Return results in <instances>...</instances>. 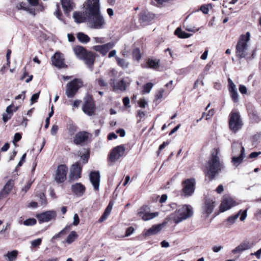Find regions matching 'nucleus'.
I'll use <instances>...</instances> for the list:
<instances>
[{
  "instance_id": "obj_22",
  "label": "nucleus",
  "mask_w": 261,
  "mask_h": 261,
  "mask_svg": "<svg viewBox=\"0 0 261 261\" xmlns=\"http://www.w3.org/2000/svg\"><path fill=\"white\" fill-rule=\"evenodd\" d=\"M61 2L65 15L69 16L70 13L75 6L72 0H61Z\"/></svg>"
},
{
  "instance_id": "obj_49",
  "label": "nucleus",
  "mask_w": 261,
  "mask_h": 261,
  "mask_svg": "<svg viewBox=\"0 0 261 261\" xmlns=\"http://www.w3.org/2000/svg\"><path fill=\"white\" fill-rule=\"evenodd\" d=\"M42 242V239L40 238L34 240L31 242V245L32 247L35 248L38 247Z\"/></svg>"
},
{
  "instance_id": "obj_53",
  "label": "nucleus",
  "mask_w": 261,
  "mask_h": 261,
  "mask_svg": "<svg viewBox=\"0 0 261 261\" xmlns=\"http://www.w3.org/2000/svg\"><path fill=\"white\" fill-rule=\"evenodd\" d=\"M18 119H22V121L20 123H16V125H24L26 126L28 124V119L22 116H19Z\"/></svg>"
},
{
  "instance_id": "obj_30",
  "label": "nucleus",
  "mask_w": 261,
  "mask_h": 261,
  "mask_svg": "<svg viewBox=\"0 0 261 261\" xmlns=\"http://www.w3.org/2000/svg\"><path fill=\"white\" fill-rule=\"evenodd\" d=\"M150 210V208L148 205L144 204L139 208L137 213V216L142 218V217H143V215L146 214L148 212H149Z\"/></svg>"
},
{
  "instance_id": "obj_18",
  "label": "nucleus",
  "mask_w": 261,
  "mask_h": 261,
  "mask_svg": "<svg viewBox=\"0 0 261 261\" xmlns=\"http://www.w3.org/2000/svg\"><path fill=\"white\" fill-rule=\"evenodd\" d=\"M234 147L241 148L240 155L239 156H233L232 158V162L234 166L237 167L241 164L243 159L245 149L241 144L233 143L232 145V148L233 150Z\"/></svg>"
},
{
  "instance_id": "obj_62",
  "label": "nucleus",
  "mask_w": 261,
  "mask_h": 261,
  "mask_svg": "<svg viewBox=\"0 0 261 261\" xmlns=\"http://www.w3.org/2000/svg\"><path fill=\"white\" fill-rule=\"evenodd\" d=\"M32 184V182L30 180L29 181L24 187L22 188V191L26 193L30 189Z\"/></svg>"
},
{
  "instance_id": "obj_27",
  "label": "nucleus",
  "mask_w": 261,
  "mask_h": 261,
  "mask_svg": "<svg viewBox=\"0 0 261 261\" xmlns=\"http://www.w3.org/2000/svg\"><path fill=\"white\" fill-rule=\"evenodd\" d=\"M165 224L166 222H164L162 224L152 225L151 227H150L146 231L145 233V236H149L150 235H153L158 233L161 230V229L165 225Z\"/></svg>"
},
{
  "instance_id": "obj_7",
  "label": "nucleus",
  "mask_w": 261,
  "mask_h": 261,
  "mask_svg": "<svg viewBox=\"0 0 261 261\" xmlns=\"http://www.w3.org/2000/svg\"><path fill=\"white\" fill-rule=\"evenodd\" d=\"M82 110L85 114L90 116L95 114L96 105L92 95L87 94L84 97Z\"/></svg>"
},
{
  "instance_id": "obj_9",
  "label": "nucleus",
  "mask_w": 261,
  "mask_h": 261,
  "mask_svg": "<svg viewBox=\"0 0 261 261\" xmlns=\"http://www.w3.org/2000/svg\"><path fill=\"white\" fill-rule=\"evenodd\" d=\"M195 179L191 178L182 181L181 185L182 189L181 191V195L188 197L192 195L194 192Z\"/></svg>"
},
{
  "instance_id": "obj_19",
  "label": "nucleus",
  "mask_w": 261,
  "mask_h": 261,
  "mask_svg": "<svg viewBox=\"0 0 261 261\" xmlns=\"http://www.w3.org/2000/svg\"><path fill=\"white\" fill-rule=\"evenodd\" d=\"M100 174L99 171H93L90 172L89 178L95 191H98L100 182Z\"/></svg>"
},
{
  "instance_id": "obj_20",
  "label": "nucleus",
  "mask_w": 261,
  "mask_h": 261,
  "mask_svg": "<svg viewBox=\"0 0 261 261\" xmlns=\"http://www.w3.org/2000/svg\"><path fill=\"white\" fill-rule=\"evenodd\" d=\"M155 17L154 14L147 11H143L139 14V20L140 23H148Z\"/></svg>"
},
{
  "instance_id": "obj_56",
  "label": "nucleus",
  "mask_w": 261,
  "mask_h": 261,
  "mask_svg": "<svg viewBox=\"0 0 261 261\" xmlns=\"http://www.w3.org/2000/svg\"><path fill=\"white\" fill-rule=\"evenodd\" d=\"M81 159L83 160V164H86L88 162L89 158V153L88 152L86 154H83L81 156Z\"/></svg>"
},
{
  "instance_id": "obj_54",
  "label": "nucleus",
  "mask_w": 261,
  "mask_h": 261,
  "mask_svg": "<svg viewBox=\"0 0 261 261\" xmlns=\"http://www.w3.org/2000/svg\"><path fill=\"white\" fill-rule=\"evenodd\" d=\"M97 82L99 86L101 87H106L107 85V83L105 82L102 77H100L97 79Z\"/></svg>"
},
{
  "instance_id": "obj_28",
  "label": "nucleus",
  "mask_w": 261,
  "mask_h": 261,
  "mask_svg": "<svg viewBox=\"0 0 261 261\" xmlns=\"http://www.w3.org/2000/svg\"><path fill=\"white\" fill-rule=\"evenodd\" d=\"M113 91H116L120 90L121 91H124L127 89V85L126 82L123 79H122L116 83V84L112 85Z\"/></svg>"
},
{
  "instance_id": "obj_61",
  "label": "nucleus",
  "mask_w": 261,
  "mask_h": 261,
  "mask_svg": "<svg viewBox=\"0 0 261 261\" xmlns=\"http://www.w3.org/2000/svg\"><path fill=\"white\" fill-rule=\"evenodd\" d=\"M138 105L140 107L145 108L147 103L144 99H140L138 101Z\"/></svg>"
},
{
  "instance_id": "obj_16",
  "label": "nucleus",
  "mask_w": 261,
  "mask_h": 261,
  "mask_svg": "<svg viewBox=\"0 0 261 261\" xmlns=\"http://www.w3.org/2000/svg\"><path fill=\"white\" fill-rule=\"evenodd\" d=\"M238 204L239 203L238 202L231 197L225 198L222 201L220 205V212H224Z\"/></svg>"
},
{
  "instance_id": "obj_55",
  "label": "nucleus",
  "mask_w": 261,
  "mask_h": 261,
  "mask_svg": "<svg viewBox=\"0 0 261 261\" xmlns=\"http://www.w3.org/2000/svg\"><path fill=\"white\" fill-rule=\"evenodd\" d=\"M169 144V141L164 142L162 144H161L159 147V150L158 151V154L159 155L162 150L164 149L165 147Z\"/></svg>"
},
{
  "instance_id": "obj_39",
  "label": "nucleus",
  "mask_w": 261,
  "mask_h": 261,
  "mask_svg": "<svg viewBox=\"0 0 261 261\" xmlns=\"http://www.w3.org/2000/svg\"><path fill=\"white\" fill-rule=\"evenodd\" d=\"M18 255V251L17 250H13L11 252H8L5 256L8 258V261H14L16 259Z\"/></svg>"
},
{
  "instance_id": "obj_38",
  "label": "nucleus",
  "mask_w": 261,
  "mask_h": 261,
  "mask_svg": "<svg viewBox=\"0 0 261 261\" xmlns=\"http://www.w3.org/2000/svg\"><path fill=\"white\" fill-rule=\"evenodd\" d=\"M78 238V234L75 231H72L68 236L66 242L68 244L73 243Z\"/></svg>"
},
{
  "instance_id": "obj_48",
  "label": "nucleus",
  "mask_w": 261,
  "mask_h": 261,
  "mask_svg": "<svg viewBox=\"0 0 261 261\" xmlns=\"http://www.w3.org/2000/svg\"><path fill=\"white\" fill-rule=\"evenodd\" d=\"M25 3L24 2H20V3H18L16 6V8L18 10H29V8L28 7H25Z\"/></svg>"
},
{
  "instance_id": "obj_3",
  "label": "nucleus",
  "mask_w": 261,
  "mask_h": 261,
  "mask_svg": "<svg viewBox=\"0 0 261 261\" xmlns=\"http://www.w3.org/2000/svg\"><path fill=\"white\" fill-rule=\"evenodd\" d=\"M74 51L80 59L84 61L89 67H93L96 58L98 57L96 53L89 51L82 46H76L74 48Z\"/></svg>"
},
{
  "instance_id": "obj_5",
  "label": "nucleus",
  "mask_w": 261,
  "mask_h": 261,
  "mask_svg": "<svg viewBox=\"0 0 261 261\" xmlns=\"http://www.w3.org/2000/svg\"><path fill=\"white\" fill-rule=\"evenodd\" d=\"M83 86V81L81 79L75 78L68 82L66 87V94L68 98H73L79 90Z\"/></svg>"
},
{
  "instance_id": "obj_8",
  "label": "nucleus",
  "mask_w": 261,
  "mask_h": 261,
  "mask_svg": "<svg viewBox=\"0 0 261 261\" xmlns=\"http://www.w3.org/2000/svg\"><path fill=\"white\" fill-rule=\"evenodd\" d=\"M243 125L239 113L232 111L229 114V126L230 130L236 133L242 128Z\"/></svg>"
},
{
  "instance_id": "obj_41",
  "label": "nucleus",
  "mask_w": 261,
  "mask_h": 261,
  "mask_svg": "<svg viewBox=\"0 0 261 261\" xmlns=\"http://www.w3.org/2000/svg\"><path fill=\"white\" fill-rule=\"evenodd\" d=\"M153 84L151 83H147L144 85L143 86V89L142 90V94L148 93L150 92L151 89L153 87Z\"/></svg>"
},
{
  "instance_id": "obj_64",
  "label": "nucleus",
  "mask_w": 261,
  "mask_h": 261,
  "mask_svg": "<svg viewBox=\"0 0 261 261\" xmlns=\"http://www.w3.org/2000/svg\"><path fill=\"white\" fill-rule=\"evenodd\" d=\"M251 255H255L257 259L261 258V248L254 253H252Z\"/></svg>"
},
{
  "instance_id": "obj_36",
  "label": "nucleus",
  "mask_w": 261,
  "mask_h": 261,
  "mask_svg": "<svg viewBox=\"0 0 261 261\" xmlns=\"http://www.w3.org/2000/svg\"><path fill=\"white\" fill-rule=\"evenodd\" d=\"M142 57L140 50L139 48L136 47L132 51V58L134 61L139 62Z\"/></svg>"
},
{
  "instance_id": "obj_1",
  "label": "nucleus",
  "mask_w": 261,
  "mask_h": 261,
  "mask_svg": "<svg viewBox=\"0 0 261 261\" xmlns=\"http://www.w3.org/2000/svg\"><path fill=\"white\" fill-rule=\"evenodd\" d=\"M99 0H87L85 9L87 10V21L94 29H99L105 24L103 17L100 13Z\"/></svg>"
},
{
  "instance_id": "obj_50",
  "label": "nucleus",
  "mask_w": 261,
  "mask_h": 261,
  "mask_svg": "<svg viewBox=\"0 0 261 261\" xmlns=\"http://www.w3.org/2000/svg\"><path fill=\"white\" fill-rule=\"evenodd\" d=\"M56 16L59 19L61 20L62 17V13L60 10V6L59 4L57 5V10L55 12Z\"/></svg>"
},
{
  "instance_id": "obj_26",
  "label": "nucleus",
  "mask_w": 261,
  "mask_h": 261,
  "mask_svg": "<svg viewBox=\"0 0 261 261\" xmlns=\"http://www.w3.org/2000/svg\"><path fill=\"white\" fill-rule=\"evenodd\" d=\"M114 204V202L113 200L110 201V202H109L108 206L106 208L103 214L100 217V218L99 219L98 222L101 223V222H103L104 221H105L108 218V217L111 214V212L112 211V207H113Z\"/></svg>"
},
{
  "instance_id": "obj_10",
  "label": "nucleus",
  "mask_w": 261,
  "mask_h": 261,
  "mask_svg": "<svg viewBox=\"0 0 261 261\" xmlns=\"http://www.w3.org/2000/svg\"><path fill=\"white\" fill-rule=\"evenodd\" d=\"M92 135L86 131H80L74 136L73 142L76 145L83 146L90 142Z\"/></svg>"
},
{
  "instance_id": "obj_63",
  "label": "nucleus",
  "mask_w": 261,
  "mask_h": 261,
  "mask_svg": "<svg viewBox=\"0 0 261 261\" xmlns=\"http://www.w3.org/2000/svg\"><path fill=\"white\" fill-rule=\"evenodd\" d=\"M21 134L19 133H17L14 135V139H13V142H17L19 141L21 139Z\"/></svg>"
},
{
  "instance_id": "obj_37",
  "label": "nucleus",
  "mask_w": 261,
  "mask_h": 261,
  "mask_svg": "<svg viewBox=\"0 0 261 261\" xmlns=\"http://www.w3.org/2000/svg\"><path fill=\"white\" fill-rule=\"evenodd\" d=\"M230 94V96L232 101L234 102H237L239 101V95L237 92L236 87L232 88L231 89H228Z\"/></svg>"
},
{
  "instance_id": "obj_51",
  "label": "nucleus",
  "mask_w": 261,
  "mask_h": 261,
  "mask_svg": "<svg viewBox=\"0 0 261 261\" xmlns=\"http://www.w3.org/2000/svg\"><path fill=\"white\" fill-rule=\"evenodd\" d=\"M164 92V90L162 89L158 90L155 95V100H158L161 99L163 97Z\"/></svg>"
},
{
  "instance_id": "obj_25",
  "label": "nucleus",
  "mask_w": 261,
  "mask_h": 261,
  "mask_svg": "<svg viewBox=\"0 0 261 261\" xmlns=\"http://www.w3.org/2000/svg\"><path fill=\"white\" fill-rule=\"evenodd\" d=\"M215 206V202L212 199H208L206 200L204 211V213L207 215L206 216V217H207L211 214L212 213Z\"/></svg>"
},
{
  "instance_id": "obj_45",
  "label": "nucleus",
  "mask_w": 261,
  "mask_h": 261,
  "mask_svg": "<svg viewBox=\"0 0 261 261\" xmlns=\"http://www.w3.org/2000/svg\"><path fill=\"white\" fill-rule=\"evenodd\" d=\"M40 199V203L41 205H46L47 203V198L44 193H40L37 195Z\"/></svg>"
},
{
  "instance_id": "obj_58",
  "label": "nucleus",
  "mask_w": 261,
  "mask_h": 261,
  "mask_svg": "<svg viewBox=\"0 0 261 261\" xmlns=\"http://www.w3.org/2000/svg\"><path fill=\"white\" fill-rule=\"evenodd\" d=\"M135 229L132 226L128 227L125 231V236L128 237L130 236L134 231Z\"/></svg>"
},
{
  "instance_id": "obj_57",
  "label": "nucleus",
  "mask_w": 261,
  "mask_h": 261,
  "mask_svg": "<svg viewBox=\"0 0 261 261\" xmlns=\"http://www.w3.org/2000/svg\"><path fill=\"white\" fill-rule=\"evenodd\" d=\"M39 94L40 92L37 93H35L33 94L31 98L32 103H34L37 102L38 99L39 98Z\"/></svg>"
},
{
  "instance_id": "obj_6",
  "label": "nucleus",
  "mask_w": 261,
  "mask_h": 261,
  "mask_svg": "<svg viewBox=\"0 0 261 261\" xmlns=\"http://www.w3.org/2000/svg\"><path fill=\"white\" fill-rule=\"evenodd\" d=\"M177 216L173 218V221L175 224L187 219L193 215V212L190 206L184 205L177 209L175 211Z\"/></svg>"
},
{
  "instance_id": "obj_34",
  "label": "nucleus",
  "mask_w": 261,
  "mask_h": 261,
  "mask_svg": "<svg viewBox=\"0 0 261 261\" xmlns=\"http://www.w3.org/2000/svg\"><path fill=\"white\" fill-rule=\"evenodd\" d=\"M159 215V212H158L153 213H150L149 212H148L146 214L144 215L143 217H142V219L145 221H148L158 216Z\"/></svg>"
},
{
  "instance_id": "obj_40",
  "label": "nucleus",
  "mask_w": 261,
  "mask_h": 261,
  "mask_svg": "<svg viewBox=\"0 0 261 261\" xmlns=\"http://www.w3.org/2000/svg\"><path fill=\"white\" fill-rule=\"evenodd\" d=\"M14 181L13 180H9L5 184L3 189L9 195L13 189V187H14Z\"/></svg>"
},
{
  "instance_id": "obj_52",
  "label": "nucleus",
  "mask_w": 261,
  "mask_h": 261,
  "mask_svg": "<svg viewBox=\"0 0 261 261\" xmlns=\"http://www.w3.org/2000/svg\"><path fill=\"white\" fill-rule=\"evenodd\" d=\"M122 102L124 106L126 108H130V105H129L130 100L128 97H124L122 99Z\"/></svg>"
},
{
  "instance_id": "obj_14",
  "label": "nucleus",
  "mask_w": 261,
  "mask_h": 261,
  "mask_svg": "<svg viewBox=\"0 0 261 261\" xmlns=\"http://www.w3.org/2000/svg\"><path fill=\"white\" fill-rule=\"evenodd\" d=\"M51 62L53 65L59 69L67 68L68 67L65 63L63 54L61 53H56L51 57Z\"/></svg>"
},
{
  "instance_id": "obj_23",
  "label": "nucleus",
  "mask_w": 261,
  "mask_h": 261,
  "mask_svg": "<svg viewBox=\"0 0 261 261\" xmlns=\"http://www.w3.org/2000/svg\"><path fill=\"white\" fill-rule=\"evenodd\" d=\"M160 66V60L148 58L146 61V65H141L143 68H149L153 70H158Z\"/></svg>"
},
{
  "instance_id": "obj_44",
  "label": "nucleus",
  "mask_w": 261,
  "mask_h": 261,
  "mask_svg": "<svg viewBox=\"0 0 261 261\" xmlns=\"http://www.w3.org/2000/svg\"><path fill=\"white\" fill-rule=\"evenodd\" d=\"M69 229V226H66L64 229H63L61 231H60L58 233L55 235L53 239H56L57 238L61 237L63 235H65L68 230Z\"/></svg>"
},
{
  "instance_id": "obj_43",
  "label": "nucleus",
  "mask_w": 261,
  "mask_h": 261,
  "mask_svg": "<svg viewBox=\"0 0 261 261\" xmlns=\"http://www.w3.org/2000/svg\"><path fill=\"white\" fill-rule=\"evenodd\" d=\"M77 127L75 125L73 124H69L67 127L68 134L70 136H73L77 131Z\"/></svg>"
},
{
  "instance_id": "obj_29",
  "label": "nucleus",
  "mask_w": 261,
  "mask_h": 261,
  "mask_svg": "<svg viewBox=\"0 0 261 261\" xmlns=\"http://www.w3.org/2000/svg\"><path fill=\"white\" fill-rule=\"evenodd\" d=\"M86 16L83 15L80 12H75L73 13V18L75 21L77 23H82L87 21V12H86Z\"/></svg>"
},
{
  "instance_id": "obj_2",
  "label": "nucleus",
  "mask_w": 261,
  "mask_h": 261,
  "mask_svg": "<svg viewBox=\"0 0 261 261\" xmlns=\"http://www.w3.org/2000/svg\"><path fill=\"white\" fill-rule=\"evenodd\" d=\"M224 164L219 157V149L214 148L205 164L206 176L210 180H212L224 170Z\"/></svg>"
},
{
  "instance_id": "obj_47",
  "label": "nucleus",
  "mask_w": 261,
  "mask_h": 261,
  "mask_svg": "<svg viewBox=\"0 0 261 261\" xmlns=\"http://www.w3.org/2000/svg\"><path fill=\"white\" fill-rule=\"evenodd\" d=\"M37 223V221L34 218H29L24 221L23 224L25 226H32Z\"/></svg>"
},
{
  "instance_id": "obj_46",
  "label": "nucleus",
  "mask_w": 261,
  "mask_h": 261,
  "mask_svg": "<svg viewBox=\"0 0 261 261\" xmlns=\"http://www.w3.org/2000/svg\"><path fill=\"white\" fill-rule=\"evenodd\" d=\"M18 110V108L16 107H15L13 104H11L9 105L8 107H7L6 109V112L9 115H13V112H16Z\"/></svg>"
},
{
  "instance_id": "obj_35",
  "label": "nucleus",
  "mask_w": 261,
  "mask_h": 261,
  "mask_svg": "<svg viewBox=\"0 0 261 261\" xmlns=\"http://www.w3.org/2000/svg\"><path fill=\"white\" fill-rule=\"evenodd\" d=\"M77 39L82 43H86L90 41V37L82 32H80L77 34Z\"/></svg>"
},
{
  "instance_id": "obj_21",
  "label": "nucleus",
  "mask_w": 261,
  "mask_h": 261,
  "mask_svg": "<svg viewBox=\"0 0 261 261\" xmlns=\"http://www.w3.org/2000/svg\"><path fill=\"white\" fill-rule=\"evenodd\" d=\"M254 246L253 243L246 241L241 243L238 246L232 250V253L236 254L243 251L251 249Z\"/></svg>"
},
{
  "instance_id": "obj_17",
  "label": "nucleus",
  "mask_w": 261,
  "mask_h": 261,
  "mask_svg": "<svg viewBox=\"0 0 261 261\" xmlns=\"http://www.w3.org/2000/svg\"><path fill=\"white\" fill-rule=\"evenodd\" d=\"M114 43L113 42H108L103 45H97L94 46L93 49L99 52L103 56H105L108 52L114 46Z\"/></svg>"
},
{
  "instance_id": "obj_59",
  "label": "nucleus",
  "mask_w": 261,
  "mask_h": 261,
  "mask_svg": "<svg viewBox=\"0 0 261 261\" xmlns=\"http://www.w3.org/2000/svg\"><path fill=\"white\" fill-rule=\"evenodd\" d=\"M59 127L57 125L54 124L53 125L51 130L50 133L52 135H56L58 132Z\"/></svg>"
},
{
  "instance_id": "obj_60",
  "label": "nucleus",
  "mask_w": 261,
  "mask_h": 261,
  "mask_svg": "<svg viewBox=\"0 0 261 261\" xmlns=\"http://www.w3.org/2000/svg\"><path fill=\"white\" fill-rule=\"evenodd\" d=\"M247 210H242V212L240 214L241 215V217H240V220L241 221H243L247 217Z\"/></svg>"
},
{
  "instance_id": "obj_15",
  "label": "nucleus",
  "mask_w": 261,
  "mask_h": 261,
  "mask_svg": "<svg viewBox=\"0 0 261 261\" xmlns=\"http://www.w3.org/2000/svg\"><path fill=\"white\" fill-rule=\"evenodd\" d=\"M56 213L54 211H48L36 215V217L40 222H48L56 217Z\"/></svg>"
},
{
  "instance_id": "obj_33",
  "label": "nucleus",
  "mask_w": 261,
  "mask_h": 261,
  "mask_svg": "<svg viewBox=\"0 0 261 261\" xmlns=\"http://www.w3.org/2000/svg\"><path fill=\"white\" fill-rule=\"evenodd\" d=\"M115 59L118 66L121 67L123 69L128 67L129 63L124 59H122L117 56H115Z\"/></svg>"
},
{
  "instance_id": "obj_24",
  "label": "nucleus",
  "mask_w": 261,
  "mask_h": 261,
  "mask_svg": "<svg viewBox=\"0 0 261 261\" xmlns=\"http://www.w3.org/2000/svg\"><path fill=\"white\" fill-rule=\"evenodd\" d=\"M72 192L76 196H82L86 191V188L81 182H77L71 186V187Z\"/></svg>"
},
{
  "instance_id": "obj_32",
  "label": "nucleus",
  "mask_w": 261,
  "mask_h": 261,
  "mask_svg": "<svg viewBox=\"0 0 261 261\" xmlns=\"http://www.w3.org/2000/svg\"><path fill=\"white\" fill-rule=\"evenodd\" d=\"M174 34L180 38H187L191 36V34L182 31L180 28H177Z\"/></svg>"
},
{
  "instance_id": "obj_13",
  "label": "nucleus",
  "mask_w": 261,
  "mask_h": 261,
  "mask_svg": "<svg viewBox=\"0 0 261 261\" xmlns=\"http://www.w3.org/2000/svg\"><path fill=\"white\" fill-rule=\"evenodd\" d=\"M82 167L79 162L75 163L71 166L69 174L70 180H77L81 177Z\"/></svg>"
},
{
  "instance_id": "obj_12",
  "label": "nucleus",
  "mask_w": 261,
  "mask_h": 261,
  "mask_svg": "<svg viewBox=\"0 0 261 261\" xmlns=\"http://www.w3.org/2000/svg\"><path fill=\"white\" fill-rule=\"evenodd\" d=\"M68 172V167L64 164H61L57 167L55 179L58 183H62L65 181Z\"/></svg>"
},
{
  "instance_id": "obj_31",
  "label": "nucleus",
  "mask_w": 261,
  "mask_h": 261,
  "mask_svg": "<svg viewBox=\"0 0 261 261\" xmlns=\"http://www.w3.org/2000/svg\"><path fill=\"white\" fill-rule=\"evenodd\" d=\"M241 212L242 210L239 211V212L237 213L236 215L229 216L226 220L227 225L228 226H230L232 225H233L236 222L237 219L239 218Z\"/></svg>"
},
{
  "instance_id": "obj_42",
  "label": "nucleus",
  "mask_w": 261,
  "mask_h": 261,
  "mask_svg": "<svg viewBox=\"0 0 261 261\" xmlns=\"http://www.w3.org/2000/svg\"><path fill=\"white\" fill-rule=\"evenodd\" d=\"M213 8V5L211 4H208L202 5L200 8V10L202 12L203 14H207L210 9Z\"/></svg>"
},
{
  "instance_id": "obj_4",
  "label": "nucleus",
  "mask_w": 261,
  "mask_h": 261,
  "mask_svg": "<svg viewBox=\"0 0 261 261\" xmlns=\"http://www.w3.org/2000/svg\"><path fill=\"white\" fill-rule=\"evenodd\" d=\"M250 39V33L247 32L245 35H242L236 45V54L237 57L242 59L245 58L249 54V46L247 42Z\"/></svg>"
},
{
  "instance_id": "obj_11",
  "label": "nucleus",
  "mask_w": 261,
  "mask_h": 261,
  "mask_svg": "<svg viewBox=\"0 0 261 261\" xmlns=\"http://www.w3.org/2000/svg\"><path fill=\"white\" fill-rule=\"evenodd\" d=\"M125 148L124 145L122 144L114 147L108 155V161L115 163L125 154Z\"/></svg>"
}]
</instances>
